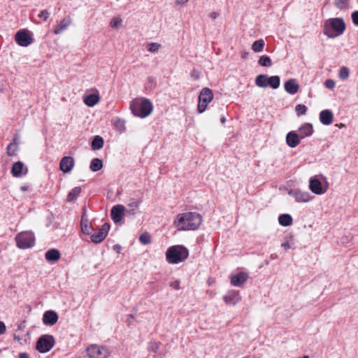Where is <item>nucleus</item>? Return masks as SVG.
I'll use <instances>...</instances> for the list:
<instances>
[{"label":"nucleus","mask_w":358,"mask_h":358,"mask_svg":"<svg viewBox=\"0 0 358 358\" xmlns=\"http://www.w3.org/2000/svg\"><path fill=\"white\" fill-rule=\"evenodd\" d=\"M103 140L99 136H96L94 138L92 142V148L93 150H99L103 147Z\"/></svg>","instance_id":"obj_33"},{"label":"nucleus","mask_w":358,"mask_h":358,"mask_svg":"<svg viewBox=\"0 0 358 358\" xmlns=\"http://www.w3.org/2000/svg\"><path fill=\"white\" fill-rule=\"evenodd\" d=\"M99 92L96 89H92L83 98V101L88 107H93L100 101Z\"/></svg>","instance_id":"obj_11"},{"label":"nucleus","mask_w":358,"mask_h":358,"mask_svg":"<svg viewBox=\"0 0 358 358\" xmlns=\"http://www.w3.org/2000/svg\"><path fill=\"white\" fill-rule=\"evenodd\" d=\"M210 17L213 19H215L217 17V13L213 12V13H210Z\"/></svg>","instance_id":"obj_52"},{"label":"nucleus","mask_w":358,"mask_h":358,"mask_svg":"<svg viewBox=\"0 0 358 358\" xmlns=\"http://www.w3.org/2000/svg\"><path fill=\"white\" fill-rule=\"evenodd\" d=\"M87 355L90 358H106L107 350L101 346L92 345L87 349Z\"/></svg>","instance_id":"obj_10"},{"label":"nucleus","mask_w":358,"mask_h":358,"mask_svg":"<svg viewBox=\"0 0 358 358\" xmlns=\"http://www.w3.org/2000/svg\"><path fill=\"white\" fill-rule=\"evenodd\" d=\"M34 236L31 232H22L16 236L17 245L20 248L27 249L34 244Z\"/></svg>","instance_id":"obj_7"},{"label":"nucleus","mask_w":358,"mask_h":358,"mask_svg":"<svg viewBox=\"0 0 358 358\" xmlns=\"http://www.w3.org/2000/svg\"><path fill=\"white\" fill-rule=\"evenodd\" d=\"M141 243L147 245L151 243V237L148 233H143L139 237Z\"/></svg>","instance_id":"obj_40"},{"label":"nucleus","mask_w":358,"mask_h":358,"mask_svg":"<svg viewBox=\"0 0 358 358\" xmlns=\"http://www.w3.org/2000/svg\"><path fill=\"white\" fill-rule=\"evenodd\" d=\"M29 189V187L27 185H23L21 187V190L23 192L27 191Z\"/></svg>","instance_id":"obj_51"},{"label":"nucleus","mask_w":358,"mask_h":358,"mask_svg":"<svg viewBox=\"0 0 358 358\" xmlns=\"http://www.w3.org/2000/svg\"><path fill=\"white\" fill-rule=\"evenodd\" d=\"M313 132V128L311 124L305 123L299 129V135L302 138L310 136Z\"/></svg>","instance_id":"obj_22"},{"label":"nucleus","mask_w":358,"mask_h":358,"mask_svg":"<svg viewBox=\"0 0 358 358\" xmlns=\"http://www.w3.org/2000/svg\"><path fill=\"white\" fill-rule=\"evenodd\" d=\"M334 115L329 110H324L320 113V120L324 125H329L332 123Z\"/></svg>","instance_id":"obj_20"},{"label":"nucleus","mask_w":358,"mask_h":358,"mask_svg":"<svg viewBox=\"0 0 358 358\" xmlns=\"http://www.w3.org/2000/svg\"><path fill=\"white\" fill-rule=\"evenodd\" d=\"M278 221L281 225L288 227L292 224L293 220L290 215L282 214L279 216Z\"/></svg>","instance_id":"obj_25"},{"label":"nucleus","mask_w":358,"mask_h":358,"mask_svg":"<svg viewBox=\"0 0 358 358\" xmlns=\"http://www.w3.org/2000/svg\"><path fill=\"white\" fill-rule=\"evenodd\" d=\"M73 164L74 161L71 157H64L60 162V170L64 173H69L71 171Z\"/></svg>","instance_id":"obj_17"},{"label":"nucleus","mask_w":358,"mask_h":358,"mask_svg":"<svg viewBox=\"0 0 358 358\" xmlns=\"http://www.w3.org/2000/svg\"><path fill=\"white\" fill-rule=\"evenodd\" d=\"M18 150V143L16 138H14L13 142L10 143L7 148V154L8 156H15Z\"/></svg>","instance_id":"obj_26"},{"label":"nucleus","mask_w":358,"mask_h":358,"mask_svg":"<svg viewBox=\"0 0 358 358\" xmlns=\"http://www.w3.org/2000/svg\"><path fill=\"white\" fill-rule=\"evenodd\" d=\"M189 0H175V3L176 5L184 6L187 3Z\"/></svg>","instance_id":"obj_47"},{"label":"nucleus","mask_w":358,"mask_h":358,"mask_svg":"<svg viewBox=\"0 0 358 358\" xmlns=\"http://www.w3.org/2000/svg\"><path fill=\"white\" fill-rule=\"evenodd\" d=\"M350 70L346 66H343L339 70L338 76L342 80H346L349 77Z\"/></svg>","instance_id":"obj_38"},{"label":"nucleus","mask_w":358,"mask_h":358,"mask_svg":"<svg viewBox=\"0 0 358 358\" xmlns=\"http://www.w3.org/2000/svg\"><path fill=\"white\" fill-rule=\"evenodd\" d=\"M299 89V85L295 79H289L285 83V91L291 94H296Z\"/></svg>","instance_id":"obj_19"},{"label":"nucleus","mask_w":358,"mask_h":358,"mask_svg":"<svg viewBox=\"0 0 358 358\" xmlns=\"http://www.w3.org/2000/svg\"><path fill=\"white\" fill-rule=\"evenodd\" d=\"M280 80L278 76L268 77V86L270 85L273 89H277L280 86Z\"/></svg>","instance_id":"obj_34"},{"label":"nucleus","mask_w":358,"mask_h":358,"mask_svg":"<svg viewBox=\"0 0 358 358\" xmlns=\"http://www.w3.org/2000/svg\"><path fill=\"white\" fill-rule=\"evenodd\" d=\"M60 252L56 249L49 250L45 253V259L48 262H57L60 259Z\"/></svg>","instance_id":"obj_24"},{"label":"nucleus","mask_w":358,"mask_h":358,"mask_svg":"<svg viewBox=\"0 0 358 358\" xmlns=\"http://www.w3.org/2000/svg\"><path fill=\"white\" fill-rule=\"evenodd\" d=\"M308 188L310 192L316 195L324 194L329 188V184L326 178L322 182L317 176H313L309 179Z\"/></svg>","instance_id":"obj_5"},{"label":"nucleus","mask_w":358,"mask_h":358,"mask_svg":"<svg viewBox=\"0 0 358 358\" xmlns=\"http://www.w3.org/2000/svg\"><path fill=\"white\" fill-rule=\"evenodd\" d=\"M334 5L336 8L345 10L349 8V0H334Z\"/></svg>","instance_id":"obj_31"},{"label":"nucleus","mask_w":358,"mask_h":358,"mask_svg":"<svg viewBox=\"0 0 358 358\" xmlns=\"http://www.w3.org/2000/svg\"><path fill=\"white\" fill-rule=\"evenodd\" d=\"M220 121H221V122H222V124H224V123L225 122V121H226L225 117H222L221 118Z\"/></svg>","instance_id":"obj_53"},{"label":"nucleus","mask_w":358,"mask_h":358,"mask_svg":"<svg viewBox=\"0 0 358 358\" xmlns=\"http://www.w3.org/2000/svg\"><path fill=\"white\" fill-rule=\"evenodd\" d=\"M122 18L120 16H115L110 21V27L113 29H120L122 26Z\"/></svg>","instance_id":"obj_29"},{"label":"nucleus","mask_w":358,"mask_h":358,"mask_svg":"<svg viewBox=\"0 0 358 358\" xmlns=\"http://www.w3.org/2000/svg\"><path fill=\"white\" fill-rule=\"evenodd\" d=\"M81 230L85 234H90L91 233V227L88 224V220L84 217L81 219L80 222Z\"/></svg>","instance_id":"obj_36"},{"label":"nucleus","mask_w":358,"mask_h":358,"mask_svg":"<svg viewBox=\"0 0 358 358\" xmlns=\"http://www.w3.org/2000/svg\"><path fill=\"white\" fill-rule=\"evenodd\" d=\"M6 331V326L3 322L0 321V334H2Z\"/></svg>","instance_id":"obj_48"},{"label":"nucleus","mask_w":358,"mask_h":358,"mask_svg":"<svg viewBox=\"0 0 358 358\" xmlns=\"http://www.w3.org/2000/svg\"><path fill=\"white\" fill-rule=\"evenodd\" d=\"M246 57H247V53H245V54H244V55H243V58H245Z\"/></svg>","instance_id":"obj_54"},{"label":"nucleus","mask_w":358,"mask_h":358,"mask_svg":"<svg viewBox=\"0 0 358 358\" xmlns=\"http://www.w3.org/2000/svg\"><path fill=\"white\" fill-rule=\"evenodd\" d=\"M268 77L266 75H259L256 78V85L259 87H268Z\"/></svg>","instance_id":"obj_27"},{"label":"nucleus","mask_w":358,"mask_h":358,"mask_svg":"<svg viewBox=\"0 0 358 358\" xmlns=\"http://www.w3.org/2000/svg\"><path fill=\"white\" fill-rule=\"evenodd\" d=\"M18 358H29V355L25 352H22L19 355Z\"/></svg>","instance_id":"obj_49"},{"label":"nucleus","mask_w":358,"mask_h":358,"mask_svg":"<svg viewBox=\"0 0 358 358\" xmlns=\"http://www.w3.org/2000/svg\"><path fill=\"white\" fill-rule=\"evenodd\" d=\"M301 138L295 131H289L286 136V143L290 148H295L300 144Z\"/></svg>","instance_id":"obj_16"},{"label":"nucleus","mask_w":358,"mask_h":358,"mask_svg":"<svg viewBox=\"0 0 358 358\" xmlns=\"http://www.w3.org/2000/svg\"><path fill=\"white\" fill-rule=\"evenodd\" d=\"M345 27L346 25L343 18L332 17L324 22L323 33L329 38H335L344 33Z\"/></svg>","instance_id":"obj_2"},{"label":"nucleus","mask_w":358,"mask_h":358,"mask_svg":"<svg viewBox=\"0 0 358 358\" xmlns=\"http://www.w3.org/2000/svg\"><path fill=\"white\" fill-rule=\"evenodd\" d=\"M131 110L135 116L143 118L151 114L152 105L148 99H135L130 106Z\"/></svg>","instance_id":"obj_3"},{"label":"nucleus","mask_w":358,"mask_h":358,"mask_svg":"<svg viewBox=\"0 0 358 358\" xmlns=\"http://www.w3.org/2000/svg\"><path fill=\"white\" fill-rule=\"evenodd\" d=\"M125 212V208L122 205H116L111 209L110 216L115 223L120 222Z\"/></svg>","instance_id":"obj_13"},{"label":"nucleus","mask_w":358,"mask_h":358,"mask_svg":"<svg viewBox=\"0 0 358 358\" xmlns=\"http://www.w3.org/2000/svg\"><path fill=\"white\" fill-rule=\"evenodd\" d=\"M213 99V94L210 89L208 87H204L201 90L199 96V103H198V112L199 113H203L208 105L212 101Z\"/></svg>","instance_id":"obj_6"},{"label":"nucleus","mask_w":358,"mask_h":358,"mask_svg":"<svg viewBox=\"0 0 358 358\" xmlns=\"http://www.w3.org/2000/svg\"><path fill=\"white\" fill-rule=\"evenodd\" d=\"M103 167V162L99 159H92L91 164H90V169L92 171H98L101 170Z\"/></svg>","instance_id":"obj_32"},{"label":"nucleus","mask_w":358,"mask_h":358,"mask_svg":"<svg viewBox=\"0 0 358 358\" xmlns=\"http://www.w3.org/2000/svg\"><path fill=\"white\" fill-rule=\"evenodd\" d=\"M295 110L297 113V115L300 116L306 113L307 108L305 105L298 104L295 107Z\"/></svg>","instance_id":"obj_41"},{"label":"nucleus","mask_w":358,"mask_h":358,"mask_svg":"<svg viewBox=\"0 0 358 358\" xmlns=\"http://www.w3.org/2000/svg\"><path fill=\"white\" fill-rule=\"evenodd\" d=\"M55 345L54 337L51 335H43L36 343V349L41 353L49 352Z\"/></svg>","instance_id":"obj_8"},{"label":"nucleus","mask_w":358,"mask_h":358,"mask_svg":"<svg viewBox=\"0 0 358 358\" xmlns=\"http://www.w3.org/2000/svg\"><path fill=\"white\" fill-rule=\"evenodd\" d=\"M324 85L327 88L331 90L335 87L336 83L332 79H327L324 83Z\"/></svg>","instance_id":"obj_43"},{"label":"nucleus","mask_w":358,"mask_h":358,"mask_svg":"<svg viewBox=\"0 0 358 358\" xmlns=\"http://www.w3.org/2000/svg\"><path fill=\"white\" fill-rule=\"evenodd\" d=\"M294 197L298 203H308L310 201L313 196L310 194L308 192L295 191L294 193Z\"/></svg>","instance_id":"obj_18"},{"label":"nucleus","mask_w":358,"mask_h":358,"mask_svg":"<svg viewBox=\"0 0 358 358\" xmlns=\"http://www.w3.org/2000/svg\"><path fill=\"white\" fill-rule=\"evenodd\" d=\"M17 43L22 47H27L33 42V38L29 30L21 29L15 36Z\"/></svg>","instance_id":"obj_9"},{"label":"nucleus","mask_w":358,"mask_h":358,"mask_svg":"<svg viewBox=\"0 0 358 358\" xmlns=\"http://www.w3.org/2000/svg\"><path fill=\"white\" fill-rule=\"evenodd\" d=\"M49 16H50V13L47 10H43L38 14V17L40 18H43L45 21L48 20Z\"/></svg>","instance_id":"obj_44"},{"label":"nucleus","mask_w":358,"mask_h":358,"mask_svg":"<svg viewBox=\"0 0 358 358\" xmlns=\"http://www.w3.org/2000/svg\"><path fill=\"white\" fill-rule=\"evenodd\" d=\"M115 127L119 131H122L124 130V121L122 120H117L115 122Z\"/></svg>","instance_id":"obj_42"},{"label":"nucleus","mask_w":358,"mask_h":358,"mask_svg":"<svg viewBox=\"0 0 358 358\" xmlns=\"http://www.w3.org/2000/svg\"><path fill=\"white\" fill-rule=\"evenodd\" d=\"M110 227L109 223H104L97 234L91 236L92 241L95 243H99L103 241L106 237Z\"/></svg>","instance_id":"obj_12"},{"label":"nucleus","mask_w":358,"mask_h":358,"mask_svg":"<svg viewBox=\"0 0 358 358\" xmlns=\"http://www.w3.org/2000/svg\"><path fill=\"white\" fill-rule=\"evenodd\" d=\"M81 189L80 187H74L68 194L67 201H72L76 199L79 194H80Z\"/></svg>","instance_id":"obj_35"},{"label":"nucleus","mask_w":358,"mask_h":358,"mask_svg":"<svg viewBox=\"0 0 358 358\" xmlns=\"http://www.w3.org/2000/svg\"><path fill=\"white\" fill-rule=\"evenodd\" d=\"M24 164L21 162H15L12 167V173L15 177H19L21 176L22 170H23Z\"/></svg>","instance_id":"obj_28"},{"label":"nucleus","mask_w":358,"mask_h":358,"mask_svg":"<svg viewBox=\"0 0 358 358\" xmlns=\"http://www.w3.org/2000/svg\"><path fill=\"white\" fill-rule=\"evenodd\" d=\"M161 47V45L157 43H149L147 46V50L152 53L157 52Z\"/></svg>","instance_id":"obj_39"},{"label":"nucleus","mask_w":358,"mask_h":358,"mask_svg":"<svg viewBox=\"0 0 358 358\" xmlns=\"http://www.w3.org/2000/svg\"><path fill=\"white\" fill-rule=\"evenodd\" d=\"M352 19L353 23L355 25L358 26V11H355V12L352 13Z\"/></svg>","instance_id":"obj_45"},{"label":"nucleus","mask_w":358,"mask_h":358,"mask_svg":"<svg viewBox=\"0 0 358 358\" xmlns=\"http://www.w3.org/2000/svg\"><path fill=\"white\" fill-rule=\"evenodd\" d=\"M241 299L238 292L231 290L227 292L226 295L223 296L224 301L227 305H235L238 303Z\"/></svg>","instance_id":"obj_14"},{"label":"nucleus","mask_w":358,"mask_h":358,"mask_svg":"<svg viewBox=\"0 0 358 358\" xmlns=\"http://www.w3.org/2000/svg\"><path fill=\"white\" fill-rule=\"evenodd\" d=\"M265 43L263 39L255 41L252 45V49L255 52H261L263 51Z\"/></svg>","instance_id":"obj_30"},{"label":"nucleus","mask_w":358,"mask_h":358,"mask_svg":"<svg viewBox=\"0 0 358 358\" xmlns=\"http://www.w3.org/2000/svg\"><path fill=\"white\" fill-rule=\"evenodd\" d=\"M71 23L70 18H64L62 20L59 24L55 27L54 33L55 34H61L64 30L66 29Z\"/></svg>","instance_id":"obj_23"},{"label":"nucleus","mask_w":358,"mask_h":358,"mask_svg":"<svg viewBox=\"0 0 358 358\" xmlns=\"http://www.w3.org/2000/svg\"><path fill=\"white\" fill-rule=\"evenodd\" d=\"M282 247L284 248L285 249H289L290 245H289V243L288 242H285V243L282 244Z\"/></svg>","instance_id":"obj_50"},{"label":"nucleus","mask_w":358,"mask_h":358,"mask_svg":"<svg viewBox=\"0 0 358 358\" xmlns=\"http://www.w3.org/2000/svg\"><path fill=\"white\" fill-rule=\"evenodd\" d=\"M357 1H358V0H357Z\"/></svg>","instance_id":"obj_55"},{"label":"nucleus","mask_w":358,"mask_h":358,"mask_svg":"<svg viewBox=\"0 0 358 358\" xmlns=\"http://www.w3.org/2000/svg\"><path fill=\"white\" fill-rule=\"evenodd\" d=\"M258 64L264 67H269L272 65L270 57L266 55L261 56L258 60Z\"/></svg>","instance_id":"obj_37"},{"label":"nucleus","mask_w":358,"mask_h":358,"mask_svg":"<svg viewBox=\"0 0 358 358\" xmlns=\"http://www.w3.org/2000/svg\"><path fill=\"white\" fill-rule=\"evenodd\" d=\"M248 275L241 272L231 276V283L234 286H240L246 281Z\"/></svg>","instance_id":"obj_21"},{"label":"nucleus","mask_w":358,"mask_h":358,"mask_svg":"<svg viewBox=\"0 0 358 358\" xmlns=\"http://www.w3.org/2000/svg\"><path fill=\"white\" fill-rule=\"evenodd\" d=\"M171 287L175 289H180V281L176 280V281L171 282Z\"/></svg>","instance_id":"obj_46"},{"label":"nucleus","mask_w":358,"mask_h":358,"mask_svg":"<svg viewBox=\"0 0 358 358\" xmlns=\"http://www.w3.org/2000/svg\"><path fill=\"white\" fill-rule=\"evenodd\" d=\"M58 315L54 310H47L43 314V322L45 325H54L58 321Z\"/></svg>","instance_id":"obj_15"},{"label":"nucleus","mask_w":358,"mask_h":358,"mask_svg":"<svg viewBox=\"0 0 358 358\" xmlns=\"http://www.w3.org/2000/svg\"><path fill=\"white\" fill-rule=\"evenodd\" d=\"M202 222V217L195 212H186L178 214L173 222L175 227L179 231L196 229Z\"/></svg>","instance_id":"obj_1"},{"label":"nucleus","mask_w":358,"mask_h":358,"mask_svg":"<svg viewBox=\"0 0 358 358\" xmlns=\"http://www.w3.org/2000/svg\"><path fill=\"white\" fill-rule=\"evenodd\" d=\"M189 255L187 248L182 245H174L170 247L166 252V257L171 264H178L185 260Z\"/></svg>","instance_id":"obj_4"}]
</instances>
